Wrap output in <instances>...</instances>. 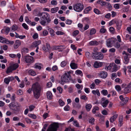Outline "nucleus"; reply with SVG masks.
<instances>
[{"instance_id": "obj_1", "label": "nucleus", "mask_w": 131, "mask_h": 131, "mask_svg": "<svg viewBox=\"0 0 131 131\" xmlns=\"http://www.w3.org/2000/svg\"><path fill=\"white\" fill-rule=\"evenodd\" d=\"M32 88L34 98L38 99L40 96L41 87L37 82H36L32 84Z\"/></svg>"}, {"instance_id": "obj_2", "label": "nucleus", "mask_w": 131, "mask_h": 131, "mask_svg": "<svg viewBox=\"0 0 131 131\" xmlns=\"http://www.w3.org/2000/svg\"><path fill=\"white\" fill-rule=\"evenodd\" d=\"M10 109L11 110L14 114H17L20 111V105L17 103L12 102L10 103L8 105Z\"/></svg>"}, {"instance_id": "obj_3", "label": "nucleus", "mask_w": 131, "mask_h": 131, "mask_svg": "<svg viewBox=\"0 0 131 131\" xmlns=\"http://www.w3.org/2000/svg\"><path fill=\"white\" fill-rule=\"evenodd\" d=\"M61 79L60 83L63 85L64 84V83L69 82L70 81H71L73 83L74 82L73 80L71 79V77L70 73L68 72L67 73H65L61 77Z\"/></svg>"}, {"instance_id": "obj_4", "label": "nucleus", "mask_w": 131, "mask_h": 131, "mask_svg": "<svg viewBox=\"0 0 131 131\" xmlns=\"http://www.w3.org/2000/svg\"><path fill=\"white\" fill-rule=\"evenodd\" d=\"M43 20L40 22L41 24L43 26H45L48 25L51 21L50 16L49 14L47 13L44 12L43 16L42 17Z\"/></svg>"}, {"instance_id": "obj_5", "label": "nucleus", "mask_w": 131, "mask_h": 131, "mask_svg": "<svg viewBox=\"0 0 131 131\" xmlns=\"http://www.w3.org/2000/svg\"><path fill=\"white\" fill-rule=\"evenodd\" d=\"M92 57L95 60H100L103 58L104 56L101 52H99L94 50L92 53Z\"/></svg>"}, {"instance_id": "obj_6", "label": "nucleus", "mask_w": 131, "mask_h": 131, "mask_svg": "<svg viewBox=\"0 0 131 131\" xmlns=\"http://www.w3.org/2000/svg\"><path fill=\"white\" fill-rule=\"evenodd\" d=\"M59 127V123L54 122L49 126L46 131H57Z\"/></svg>"}, {"instance_id": "obj_7", "label": "nucleus", "mask_w": 131, "mask_h": 131, "mask_svg": "<svg viewBox=\"0 0 131 131\" xmlns=\"http://www.w3.org/2000/svg\"><path fill=\"white\" fill-rule=\"evenodd\" d=\"M84 5L83 4L80 3H77L73 6L74 9L76 11L79 12L83 9Z\"/></svg>"}, {"instance_id": "obj_8", "label": "nucleus", "mask_w": 131, "mask_h": 131, "mask_svg": "<svg viewBox=\"0 0 131 131\" xmlns=\"http://www.w3.org/2000/svg\"><path fill=\"white\" fill-rule=\"evenodd\" d=\"M116 41H117V39L114 38L107 39L106 40L107 46L108 47H112V45L115 43Z\"/></svg>"}, {"instance_id": "obj_9", "label": "nucleus", "mask_w": 131, "mask_h": 131, "mask_svg": "<svg viewBox=\"0 0 131 131\" xmlns=\"http://www.w3.org/2000/svg\"><path fill=\"white\" fill-rule=\"evenodd\" d=\"M25 61L27 63H29L32 62L34 58L30 56H26L25 57Z\"/></svg>"}, {"instance_id": "obj_10", "label": "nucleus", "mask_w": 131, "mask_h": 131, "mask_svg": "<svg viewBox=\"0 0 131 131\" xmlns=\"http://www.w3.org/2000/svg\"><path fill=\"white\" fill-rule=\"evenodd\" d=\"M41 43L40 40H39L33 42L31 45V47L32 48L36 47L38 46Z\"/></svg>"}, {"instance_id": "obj_11", "label": "nucleus", "mask_w": 131, "mask_h": 131, "mask_svg": "<svg viewBox=\"0 0 131 131\" xmlns=\"http://www.w3.org/2000/svg\"><path fill=\"white\" fill-rule=\"evenodd\" d=\"M101 77L102 78H106L107 75V73L104 71H102L99 74Z\"/></svg>"}, {"instance_id": "obj_12", "label": "nucleus", "mask_w": 131, "mask_h": 131, "mask_svg": "<svg viewBox=\"0 0 131 131\" xmlns=\"http://www.w3.org/2000/svg\"><path fill=\"white\" fill-rule=\"evenodd\" d=\"M102 64V62H99L98 61H96L93 65V66L95 68H97L101 67Z\"/></svg>"}, {"instance_id": "obj_13", "label": "nucleus", "mask_w": 131, "mask_h": 131, "mask_svg": "<svg viewBox=\"0 0 131 131\" xmlns=\"http://www.w3.org/2000/svg\"><path fill=\"white\" fill-rule=\"evenodd\" d=\"M131 91V87L128 85L125 87L124 90V92L125 93H129Z\"/></svg>"}, {"instance_id": "obj_14", "label": "nucleus", "mask_w": 131, "mask_h": 131, "mask_svg": "<svg viewBox=\"0 0 131 131\" xmlns=\"http://www.w3.org/2000/svg\"><path fill=\"white\" fill-rule=\"evenodd\" d=\"M20 44V41L18 40H16L14 45V48L15 49H17L19 47Z\"/></svg>"}, {"instance_id": "obj_15", "label": "nucleus", "mask_w": 131, "mask_h": 131, "mask_svg": "<svg viewBox=\"0 0 131 131\" xmlns=\"http://www.w3.org/2000/svg\"><path fill=\"white\" fill-rule=\"evenodd\" d=\"M115 23L116 24V26L117 27V29L119 30L121 28V26L122 25L121 22H119L118 21H114Z\"/></svg>"}, {"instance_id": "obj_16", "label": "nucleus", "mask_w": 131, "mask_h": 131, "mask_svg": "<svg viewBox=\"0 0 131 131\" xmlns=\"http://www.w3.org/2000/svg\"><path fill=\"white\" fill-rule=\"evenodd\" d=\"M118 116V115L117 114H115L114 115L110 118V122L112 123H113L117 118Z\"/></svg>"}, {"instance_id": "obj_17", "label": "nucleus", "mask_w": 131, "mask_h": 131, "mask_svg": "<svg viewBox=\"0 0 131 131\" xmlns=\"http://www.w3.org/2000/svg\"><path fill=\"white\" fill-rule=\"evenodd\" d=\"M47 97L48 99L51 100L52 99V93L49 91H47L46 93Z\"/></svg>"}, {"instance_id": "obj_18", "label": "nucleus", "mask_w": 131, "mask_h": 131, "mask_svg": "<svg viewBox=\"0 0 131 131\" xmlns=\"http://www.w3.org/2000/svg\"><path fill=\"white\" fill-rule=\"evenodd\" d=\"M128 100L127 97H125L122 101L120 102L121 105L122 106H123L124 104H125L128 101Z\"/></svg>"}, {"instance_id": "obj_19", "label": "nucleus", "mask_w": 131, "mask_h": 131, "mask_svg": "<svg viewBox=\"0 0 131 131\" xmlns=\"http://www.w3.org/2000/svg\"><path fill=\"white\" fill-rule=\"evenodd\" d=\"M92 107V105L90 104H86L85 107L87 111H89L90 110Z\"/></svg>"}, {"instance_id": "obj_20", "label": "nucleus", "mask_w": 131, "mask_h": 131, "mask_svg": "<svg viewBox=\"0 0 131 131\" xmlns=\"http://www.w3.org/2000/svg\"><path fill=\"white\" fill-rule=\"evenodd\" d=\"M13 70L12 68V67L11 66H10L7 68L6 71V73L8 74L12 72Z\"/></svg>"}, {"instance_id": "obj_21", "label": "nucleus", "mask_w": 131, "mask_h": 131, "mask_svg": "<svg viewBox=\"0 0 131 131\" xmlns=\"http://www.w3.org/2000/svg\"><path fill=\"white\" fill-rule=\"evenodd\" d=\"M106 2L102 1L99 0L97 1V3L100 4L102 6H103L106 5Z\"/></svg>"}, {"instance_id": "obj_22", "label": "nucleus", "mask_w": 131, "mask_h": 131, "mask_svg": "<svg viewBox=\"0 0 131 131\" xmlns=\"http://www.w3.org/2000/svg\"><path fill=\"white\" fill-rule=\"evenodd\" d=\"M70 66L71 68L73 69H75L77 68V64L74 63H71Z\"/></svg>"}, {"instance_id": "obj_23", "label": "nucleus", "mask_w": 131, "mask_h": 131, "mask_svg": "<svg viewBox=\"0 0 131 131\" xmlns=\"http://www.w3.org/2000/svg\"><path fill=\"white\" fill-rule=\"evenodd\" d=\"M109 103V101L107 100H106L102 103V105L104 107H105L107 106Z\"/></svg>"}, {"instance_id": "obj_24", "label": "nucleus", "mask_w": 131, "mask_h": 131, "mask_svg": "<svg viewBox=\"0 0 131 131\" xmlns=\"http://www.w3.org/2000/svg\"><path fill=\"white\" fill-rule=\"evenodd\" d=\"M89 44L91 46L97 45L99 44V43L96 41L95 40L90 42Z\"/></svg>"}, {"instance_id": "obj_25", "label": "nucleus", "mask_w": 131, "mask_h": 131, "mask_svg": "<svg viewBox=\"0 0 131 131\" xmlns=\"http://www.w3.org/2000/svg\"><path fill=\"white\" fill-rule=\"evenodd\" d=\"M28 72L29 74L32 76H34L36 74V72L32 70L31 69L29 70Z\"/></svg>"}, {"instance_id": "obj_26", "label": "nucleus", "mask_w": 131, "mask_h": 131, "mask_svg": "<svg viewBox=\"0 0 131 131\" xmlns=\"http://www.w3.org/2000/svg\"><path fill=\"white\" fill-rule=\"evenodd\" d=\"M58 9L59 8L58 7L52 8L51 9L50 12L51 13H53L56 12Z\"/></svg>"}, {"instance_id": "obj_27", "label": "nucleus", "mask_w": 131, "mask_h": 131, "mask_svg": "<svg viewBox=\"0 0 131 131\" xmlns=\"http://www.w3.org/2000/svg\"><path fill=\"white\" fill-rule=\"evenodd\" d=\"M124 63L125 64H127L129 61V59L128 58V57H127V56H124Z\"/></svg>"}, {"instance_id": "obj_28", "label": "nucleus", "mask_w": 131, "mask_h": 131, "mask_svg": "<svg viewBox=\"0 0 131 131\" xmlns=\"http://www.w3.org/2000/svg\"><path fill=\"white\" fill-rule=\"evenodd\" d=\"M115 63H111L108 67L105 68V69H107V70H110L112 68V67L113 65H114Z\"/></svg>"}, {"instance_id": "obj_29", "label": "nucleus", "mask_w": 131, "mask_h": 131, "mask_svg": "<svg viewBox=\"0 0 131 131\" xmlns=\"http://www.w3.org/2000/svg\"><path fill=\"white\" fill-rule=\"evenodd\" d=\"M92 9L91 7L90 6H89L87 7L84 10V12L85 13H88L89 11L90 10Z\"/></svg>"}, {"instance_id": "obj_30", "label": "nucleus", "mask_w": 131, "mask_h": 131, "mask_svg": "<svg viewBox=\"0 0 131 131\" xmlns=\"http://www.w3.org/2000/svg\"><path fill=\"white\" fill-rule=\"evenodd\" d=\"M101 92L104 96L108 94L107 91L105 89L102 90Z\"/></svg>"}, {"instance_id": "obj_31", "label": "nucleus", "mask_w": 131, "mask_h": 131, "mask_svg": "<svg viewBox=\"0 0 131 131\" xmlns=\"http://www.w3.org/2000/svg\"><path fill=\"white\" fill-rule=\"evenodd\" d=\"M96 32V30L95 29L92 28L90 30V35H92L95 34Z\"/></svg>"}, {"instance_id": "obj_32", "label": "nucleus", "mask_w": 131, "mask_h": 131, "mask_svg": "<svg viewBox=\"0 0 131 131\" xmlns=\"http://www.w3.org/2000/svg\"><path fill=\"white\" fill-rule=\"evenodd\" d=\"M102 28H101L100 30V32L102 33L103 34L106 31V29L104 28V26H102Z\"/></svg>"}, {"instance_id": "obj_33", "label": "nucleus", "mask_w": 131, "mask_h": 131, "mask_svg": "<svg viewBox=\"0 0 131 131\" xmlns=\"http://www.w3.org/2000/svg\"><path fill=\"white\" fill-rule=\"evenodd\" d=\"M6 40L7 39H6L4 38L1 36H0V41L1 42L5 43Z\"/></svg>"}, {"instance_id": "obj_34", "label": "nucleus", "mask_w": 131, "mask_h": 131, "mask_svg": "<svg viewBox=\"0 0 131 131\" xmlns=\"http://www.w3.org/2000/svg\"><path fill=\"white\" fill-rule=\"evenodd\" d=\"M113 71L116 72L117 70V66L115 63L114 65H113L112 67Z\"/></svg>"}, {"instance_id": "obj_35", "label": "nucleus", "mask_w": 131, "mask_h": 131, "mask_svg": "<svg viewBox=\"0 0 131 131\" xmlns=\"http://www.w3.org/2000/svg\"><path fill=\"white\" fill-rule=\"evenodd\" d=\"M28 115L29 117H31L34 119H35L37 117L35 115L33 114H29Z\"/></svg>"}, {"instance_id": "obj_36", "label": "nucleus", "mask_w": 131, "mask_h": 131, "mask_svg": "<svg viewBox=\"0 0 131 131\" xmlns=\"http://www.w3.org/2000/svg\"><path fill=\"white\" fill-rule=\"evenodd\" d=\"M94 13L97 14H101V12L98 9L95 8L94 9Z\"/></svg>"}, {"instance_id": "obj_37", "label": "nucleus", "mask_w": 131, "mask_h": 131, "mask_svg": "<svg viewBox=\"0 0 131 131\" xmlns=\"http://www.w3.org/2000/svg\"><path fill=\"white\" fill-rule=\"evenodd\" d=\"M49 32L52 36H53L54 35V31L51 29H49Z\"/></svg>"}, {"instance_id": "obj_38", "label": "nucleus", "mask_w": 131, "mask_h": 131, "mask_svg": "<svg viewBox=\"0 0 131 131\" xmlns=\"http://www.w3.org/2000/svg\"><path fill=\"white\" fill-rule=\"evenodd\" d=\"M12 68L13 70H15L18 67V64H14L13 66H12Z\"/></svg>"}, {"instance_id": "obj_39", "label": "nucleus", "mask_w": 131, "mask_h": 131, "mask_svg": "<svg viewBox=\"0 0 131 131\" xmlns=\"http://www.w3.org/2000/svg\"><path fill=\"white\" fill-rule=\"evenodd\" d=\"M17 27L16 25H13L11 27V29L12 30L15 31L17 29Z\"/></svg>"}, {"instance_id": "obj_40", "label": "nucleus", "mask_w": 131, "mask_h": 131, "mask_svg": "<svg viewBox=\"0 0 131 131\" xmlns=\"http://www.w3.org/2000/svg\"><path fill=\"white\" fill-rule=\"evenodd\" d=\"M99 110V108L98 107H95L92 110V112L94 114H95L96 113V111Z\"/></svg>"}, {"instance_id": "obj_41", "label": "nucleus", "mask_w": 131, "mask_h": 131, "mask_svg": "<svg viewBox=\"0 0 131 131\" xmlns=\"http://www.w3.org/2000/svg\"><path fill=\"white\" fill-rule=\"evenodd\" d=\"M117 41V42H116L114 45V47L115 48H118L120 47V43Z\"/></svg>"}, {"instance_id": "obj_42", "label": "nucleus", "mask_w": 131, "mask_h": 131, "mask_svg": "<svg viewBox=\"0 0 131 131\" xmlns=\"http://www.w3.org/2000/svg\"><path fill=\"white\" fill-rule=\"evenodd\" d=\"M14 42L13 41H10L8 39H7L6 40V41L5 43H7V44H10L11 45H13L14 44Z\"/></svg>"}, {"instance_id": "obj_43", "label": "nucleus", "mask_w": 131, "mask_h": 131, "mask_svg": "<svg viewBox=\"0 0 131 131\" xmlns=\"http://www.w3.org/2000/svg\"><path fill=\"white\" fill-rule=\"evenodd\" d=\"M79 31L78 30L74 31L73 32V35L74 36H75L79 33Z\"/></svg>"}, {"instance_id": "obj_44", "label": "nucleus", "mask_w": 131, "mask_h": 131, "mask_svg": "<svg viewBox=\"0 0 131 131\" xmlns=\"http://www.w3.org/2000/svg\"><path fill=\"white\" fill-rule=\"evenodd\" d=\"M73 124L76 127H79V124L77 121H74Z\"/></svg>"}, {"instance_id": "obj_45", "label": "nucleus", "mask_w": 131, "mask_h": 131, "mask_svg": "<svg viewBox=\"0 0 131 131\" xmlns=\"http://www.w3.org/2000/svg\"><path fill=\"white\" fill-rule=\"evenodd\" d=\"M94 122V119L93 118H92L89 120V122L90 123L93 124Z\"/></svg>"}, {"instance_id": "obj_46", "label": "nucleus", "mask_w": 131, "mask_h": 131, "mask_svg": "<svg viewBox=\"0 0 131 131\" xmlns=\"http://www.w3.org/2000/svg\"><path fill=\"white\" fill-rule=\"evenodd\" d=\"M119 122L121 126H122L121 124L122 122H123V117L122 116H120L119 117Z\"/></svg>"}, {"instance_id": "obj_47", "label": "nucleus", "mask_w": 131, "mask_h": 131, "mask_svg": "<svg viewBox=\"0 0 131 131\" xmlns=\"http://www.w3.org/2000/svg\"><path fill=\"white\" fill-rule=\"evenodd\" d=\"M10 80L8 77L4 79V82L7 84H8L9 83Z\"/></svg>"}, {"instance_id": "obj_48", "label": "nucleus", "mask_w": 131, "mask_h": 131, "mask_svg": "<svg viewBox=\"0 0 131 131\" xmlns=\"http://www.w3.org/2000/svg\"><path fill=\"white\" fill-rule=\"evenodd\" d=\"M56 33L57 35H63L64 34V33L60 31H57Z\"/></svg>"}, {"instance_id": "obj_49", "label": "nucleus", "mask_w": 131, "mask_h": 131, "mask_svg": "<svg viewBox=\"0 0 131 131\" xmlns=\"http://www.w3.org/2000/svg\"><path fill=\"white\" fill-rule=\"evenodd\" d=\"M115 88L118 91H119L121 90V88L119 85H116L115 86Z\"/></svg>"}, {"instance_id": "obj_50", "label": "nucleus", "mask_w": 131, "mask_h": 131, "mask_svg": "<svg viewBox=\"0 0 131 131\" xmlns=\"http://www.w3.org/2000/svg\"><path fill=\"white\" fill-rule=\"evenodd\" d=\"M34 68L36 69H38L39 70H40L41 69V67L40 66H39L37 63H36L34 66Z\"/></svg>"}, {"instance_id": "obj_51", "label": "nucleus", "mask_w": 131, "mask_h": 131, "mask_svg": "<svg viewBox=\"0 0 131 131\" xmlns=\"http://www.w3.org/2000/svg\"><path fill=\"white\" fill-rule=\"evenodd\" d=\"M59 102L60 106H63L64 104V102L61 100H59Z\"/></svg>"}, {"instance_id": "obj_52", "label": "nucleus", "mask_w": 131, "mask_h": 131, "mask_svg": "<svg viewBox=\"0 0 131 131\" xmlns=\"http://www.w3.org/2000/svg\"><path fill=\"white\" fill-rule=\"evenodd\" d=\"M119 4H115L114 7L116 9H118L119 8Z\"/></svg>"}, {"instance_id": "obj_53", "label": "nucleus", "mask_w": 131, "mask_h": 131, "mask_svg": "<svg viewBox=\"0 0 131 131\" xmlns=\"http://www.w3.org/2000/svg\"><path fill=\"white\" fill-rule=\"evenodd\" d=\"M25 21L28 24H30L31 23V21L27 17H26L25 19Z\"/></svg>"}, {"instance_id": "obj_54", "label": "nucleus", "mask_w": 131, "mask_h": 131, "mask_svg": "<svg viewBox=\"0 0 131 131\" xmlns=\"http://www.w3.org/2000/svg\"><path fill=\"white\" fill-rule=\"evenodd\" d=\"M64 110L65 111H69L70 110V107L68 105H67L64 107Z\"/></svg>"}, {"instance_id": "obj_55", "label": "nucleus", "mask_w": 131, "mask_h": 131, "mask_svg": "<svg viewBox=\"0 0 131 131\" xmlns=\"http://www.w3.org/2000/svg\"><path fill=\"white\" fill-rule=\"evenodd\" d=\"M67 64L66 61H64L62 62L61 63V66L62 67H64Z\"/></svg>"}, {"instance_id": "obj_56", "label": "nucleus", "mask_w": 131, "mask_h": 131, "mask_svg": "<svg viewBox=\"0 0 131 131\" xmlns=\"http://www.w3.org/2000/svg\"><path fill=\"white\" fill-rule=\"evenodd\" d=\"M5 34L7 35L10 31V29L9 27H7L5 29Z\"/></svg>"}, {"instance_id": "obj_57", "label": "nucleus", "mask_w": 131, "mask_h": 131, "mask_svg": "<svg viewBox=\"0 0 131 131\" xmlns=\"http://www.w3.org/2000/svg\"><path fill=\"white\" fill-rule=\"evenodd\" d=\"M72 22L71 20L67 19L66 20V23L69 25L71 24Z\"/></svg>"}, {"instance_id": "obj_58", "label": "nucleus", "mask_w": 131, "mask_h": 131, "mask_svg": "<svg viewBox=\"0 0 131 131\" xmlns=\"http://www.w3.org/2000/svg\"><path fill=\"white\" fill-rule=\"evenodd\" d=\"M51 3L52 5H56L57 4V1L54 0L51 1Z\"/></svg>"}, {"instance_id": "obj_59", "label": "nucleus", "mask_w": 131, "mask_h": 131, "mask_svg": "<svg viewBox=\"0 0 131 131\" xmlns=\"http://www.w3.org/2000/svg\"><path fill=\"white\" fill-rule=\"evenodd\" d=\"M81 98L82 100H84L85 101H86L87 100V98L86 96L85 95H83L81 96Z\"/></svg>"}, {"instance_id": "obj_60", "label": "nucleus", "mask_w": 131, "mask_h": 131, "mask_svg": "<svg viewBox=\"0 0 131 131\" xmlns=\"http://www.w3.org/2000/svg\"><path fill=\"white\" fill-rule=\"evenodd\" d=\"M90 53L88 51L86 52L85 53V56L87 58H89L90 57Z\"/></svg>"}, {"instance_id": "obj_61", "label": "nucleus", "mask_w": 131, "mask_h": 131, "mask_svg": "<svg viewBox=\"0 0 131 131\" xmlns=\"http://www.w3.org/2000/svg\"><path fill=\"white\" fill-rule=\"evenodd\" d=\"M57 90L59 91V92L60 93H62V89L61 87L59 86L57 88Z\"/></svg>"}, {"instance_id": "obj_62", "label": "nucleus", "mask_w": 131, "mask_h": 131, "mask_svg": "<svg viewBox=\"0 0 131 131\" xmlns=\"http://www.w3.org/2000/svg\"><path fill=\"white\" fill-rule=\"evenodd\" d=\"M35 106L33 105H31L29 106V111H32L34 108H35Z\"/></svg>"}, {"instance_id": "obj_63", "label": "nucleus", "mask_w": 131, "mask_h": 131, "mask_svg": "<svg viewBox=\"0 0 131 131\" xmlns=\"http://www.w3.org/2000/svg\"><path fill=\"white\" fill-rule=\"evenodd\" d=\"M22 26L25 29H28V27L27 25L25 23H24L22 24Z\"/></svg>"}, {"instance_id": "obj_64", "label": "nucleus", "mask_w": 131, "mask_h": 131, "mask_svg": "<svg viewBox=\"0 0 131 131\" xmlns=\"http://www.w3.org/2000/svg\"><path fill=\"white\" fill-rule=\"evenodd\" d=\"M64 131H75L74 129L70 128H66Z\"/></svg>"}]
</instances>
